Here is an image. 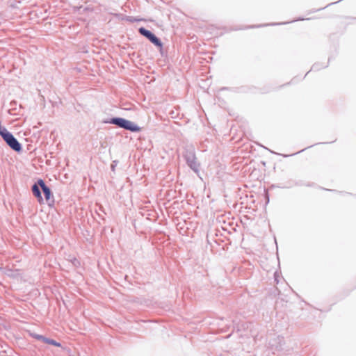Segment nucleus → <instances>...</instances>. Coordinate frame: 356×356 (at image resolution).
I'll use <instances>...</instances> for the list:
<instances>
[{
	"instance_id": "1",
	"label": "nucleus",
	"mask_w": 356,
	"mask_h": 356,
	"mask_svg": "<svg viewBox=\"0 0 356 356\" xmlns=\"http://www.w3.org/2000/svg\"><path fill=\"white\" fill-rule=\"evenodd\" d=\"M39 186L41 188L44 193L46 204H47L49 206L53 205L54 203V195H52L50 188L46 186L44 181L42 179H39L38 181V184H34L32 187V192L34 196L38 198L39 203L41 204L44 203L41 196Z\"/></svg>"
},
{
	"instance_id": "2",
	"label": "nucleus",
	"mask_w": 356,
	"mask_h": 356,
	"mask_svg": "<svg viewBox=\"0 0 356 356\" xmlns=\"http://www.w3.org/2000/svg\"><path fill=\"white\" fill-rule=\"evenodd\" d=\"M110 123L131 131H138L140 130V128L136 124L123 118H113Z\"/></svg>"
},
{
	"instance_id": "3",
	"label": "nucleus",
	"mask_w": 356,
	"mask_h": 356,
	"mask_svg": "<svg viewBox=\"0 0 356 356\" xmlns=\"http://www.w3.org/2000/svg\"><path fill=\"white\" fill-rule=\"evenodd\" d=\"M139 33L148 38L154 44L159 47H162V43L159 38H157L155 35H154L151 31L145 29L143 27L139 29Z\"/></svg>"
},
{
	"instance_id": "4",
	"label": "nucleus",
	"mask_w": 356,
	"mask_h": 356,
	"mask_svg": "<svg viewBox=\"0 0 356 356\" xmlns=\"http://www.w3.org/2000/svg\"><path fill=\"white\" fill-rule=\"evenodd\" d=\"M34 337L38 340L43 341L45 343L53 345L57 347H61V344L54 339H51L39 334L34 335Z\"/></svg>"
},
{
	"instance_id": "5",
	"label": "nucleus",
	"mask_w": 356,
	"mask_h": 356,
	"mask_svg": "<svg viewBox=\"0 0 356 356\" xmlns=\"http://www.w3.org/2000/svg\"><path fill=\"white\" fill-rule=\"evenodd\" d=\"M22 0H10V6L13 8H19V4L21 3Z\"/></svg>"
}]
</instances>
